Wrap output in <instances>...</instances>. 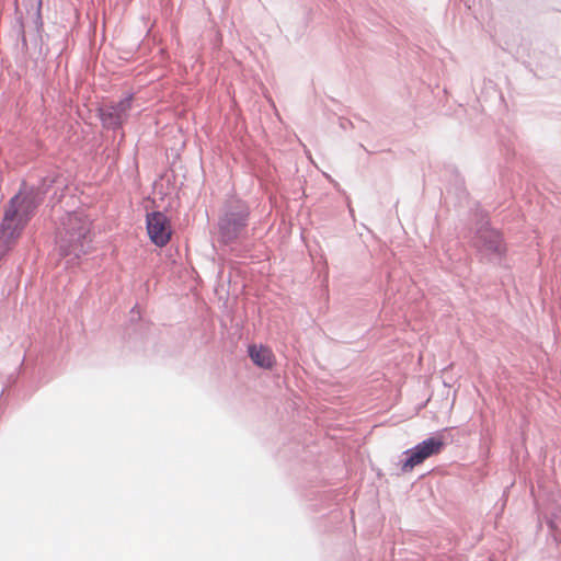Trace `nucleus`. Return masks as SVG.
Wrapping results in <instances>:
<instances>
[{
	"instance_id": "obj_1",
	"label": "nucleus",
	"mask_w": 561,
	"mask_h": 561,
	"mask_svg": "<svg viewBox=\"0 0 561 561\" xmlns=\"http://www.w3.org/2000/svg\"><path fill=\"white\" fill-rule=\"evenodd\" d=\"M91 220L81 211L69 213L62 217L57 230L56 243L60 255L85 254L84 245L90 241Z\"/></svg>"
},
{
	"instance_id": "obj_2",
	"label": "nucleus",
	"mask_w": 561,
	"mask_h": 561,
	"mask_svg": "<svg viewBox=\"0 0 561 561\" xmlns=\"http://www.w3.org/2000/svg\"><path fill=\"white\" fill-rule=\"evenodd\" d=\"M39 204L38 193L33 188L22 187L9 202L5 210H13L18 224L26 227Z\"/></svg>"
},
{
	"instance_id": "obj_3",
	"label": "nucleus",
	"mask_w": 561,
	"mask_h": 561,
	"mask_svg": "<svg viewBox=\"0 0 561 561\" xmlns=\"http://www.w3.org/2000/svg\"><path fill=\"white\" fill-rule=\"evenodd\" d=\"M444 446L445 443L440 437H430L414 448L407 450L405 455L408 457L402 465V471H411L415 466L421 465L431 456L438 455Z\"/></svg>"
},
{
	"instance_id": "obj_4",
	"label": "nucleus",
	"mask_w": 561,
	"mask_h": 561,
	"mask_svg": "<svg viewBox=\"0 0 561 561\" xmlns=\"http://www.w3.org/2000/svg\"><path fill=\"white\" fill-rule=\"evenodd\" d=\"M147 231L150 240L157 247H164L172 236V228L169 218L161 211H153L147 215Z\"/></svg>"
},
{
	"instance_id": "obj_5",
	"label": "nucleus",
	"mask_w": 561,
	"mask_h": 561,
	"mask_svg": "<svg viewBox=\"0 0 561 561\" xmlns=\"http://www.w3.org/2000/svg\"><path fill=\"white\" fill-rule=\"evenodd\" d=\"M131 108V96H127L117 103L105 104L100 108V117L104 126L119 127L128 116Z\"/></svg>"
},
{
	"instance_id": "obj_6",
	"label": "nucleus",
	"mask_w": 561,
	"mask_h": 561,
	"mask_svg": "<svg viewBox=\"0 0 561 561\" xmlns=\"http://www.w3.org/2000/svg\"><path fill=\"white\" fill-rule=\"evenodd\" d=\"M11 214H13V210H4V216L0 224V248H3L5 251L16 242L25 228L22 224H18Z\"/></svg>"
},
{
	"instance_id": "obj_7",
	"label": "nucleus",
	"mask_w": 561,
	"mask_h": 561,
	"mask_svg": "<svg viewBox=\"0 0 561 561\" xmlns=\"http://www.w3.org/2000/svg\"><path fill=\"white\" fill-rule=\"evenodd\" d=\"M480 239L483 242V248L502 257L506 253V245L503 242L502 236L499 231L492 229H484L481 231Z\"/></svg>"
},
{
	"instance_id": "obj_8",
	"label": "nucleus",
	"mask_w": 561,
	"mask_h": 561,
	"mask_svg": "<svg viewBox=\"0 0 561 561\" xmlns=\"http://www.w3.org/2000/svg\"><path fill=\"white\" fill-rule=\"evenodd\" d=\"M249 356L261 368L271 369L275 364V356L272 350L263 345L249 346Z\"/></svg>"
}]
</instances>
